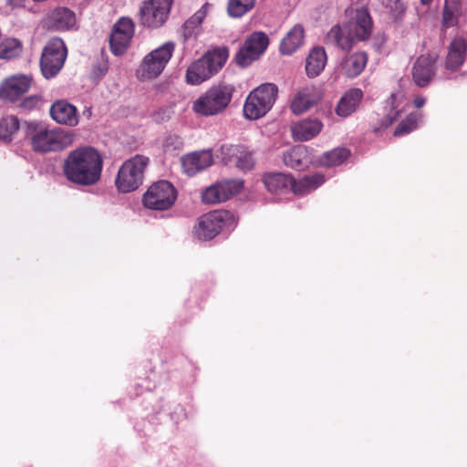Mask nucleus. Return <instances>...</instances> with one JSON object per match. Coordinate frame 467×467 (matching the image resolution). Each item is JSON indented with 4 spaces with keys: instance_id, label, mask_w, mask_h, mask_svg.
<instances>
[{
    "instance_id": "nucleus-32",
    "label": "nucleus",
    "mask_w": 467,
    "mask_h": 467,
    "mask_svg": "<svg viewBox=\"0 0 467 467\" xmlns=\"http://www.w3.org/2000/svg\"><path fill=\"white\" fill-rule=\"evenodd\" d=\"M327 64V54L323 47H315L306 58V70L309 77L318 76Z\"/></svg>"
},
{
    "instance_id": "nucleus-26",
    "label": "nucleus",
    "mask_w": 467,
    "mask_h": 467,
    "mask_svg": "<svg viewBox=\"0 0 467 467\" xmlns=\"http://www.w3.org/2000/svg\"><path fill=\"white\" fill-rule=\"evenodd\" d=\"M222 150L230 156V161L242 171H250L254 168L255 161L253 152L244 146L231 145L222 147Z\"/></svg>"
},
{
    "instance_id": "nucleus-10",
    "label": "nucleus",
    "mask_w": 467,
    "mask_h": 467,
    "mask_svg": "<svg viewBox=\"0 0 467 467\" xmlns=\"http://www.w3.org/2000/svg\"><path fill=\"white\" fill-rule=\"evenodd\" d=\"M172 0H143L140 8V22L150 28L161 26L167 20Z\"/></svg>"
},
{
    "instance_id": "nucleus-48",
    "label": "nucleus",
    "mask_w": 467,
    "mask_h": 467,
    "mask_svg": "<svg viewBox=\"0 0 467 467\" xmlns=\"http://www.w3.org/2000/svg\"><path fill=\"white\" fill-rule=\"evenodd\" d=\"M433 0H420V3L425 5H429Z\"/></svg>"
},
{
    "instance_id": "nucleus-21",
    "label": "nucleus",
    "mask_w": 467,
    "mask_h": 467,
    "mask_svg": "<svg viewBox=\"0 0 467 467\" xmlns=\"http://www.w3.org/2000/svg\"><path fill=\"white\" fill-rule=\"evenodd\" d=\"M319 100V95L313 86H306L301 88L296 91L290 103V109L294 114L299 115L314 105Z\"/></svg>"
},
{
    "instance_id": "nucleus-43",
    "label": "nucleus",
    "mask_w": 467,
    "mask_h": 467,
    "mask_svg": "<svg viewBox=\"0 0 467 467\" xmlns=\"http://www.w3.org/2000/svg\"><path fill=\"white\" fill-rule=\"evenodd\" d=\"M41 103H42V100L39 97L31 96V97L25 99L21 102L20 106H21V108H23L25 109L31 110V109L40 108Z\"/></svg>"
},
{
    "instance_id": "nucleus-19",
    "label": "nucleus",
    "mask_w": 467,
    "mask_h": 467,
    "mask_svg": "<svg viewBox=\"0 0 467 467\" xmlns=\"http://www.w3.org/2000/svg\"><path fill=\"white\" fill-rule=\"evenodd\" d=\"M183 171L192 176L210 167L213 162L212 151L202 150L183 156L181 160Z\"/></svg>"
},
{
    "instance_id": "nucleus-28",
    "label": "nucleus",
    "mask_w": 467,
    "mask_h": 467,
    "mask_svg": "<svg viewBox=\"0 0 467 467\" xmlns=\"http://www.w3.org/2000/svg\"><path fill=\"white\" fill-rule=\"evenodd\" d=\"M264 183L268 192L276 195L292 192L293 178L285 173L266 174Z\"/></svg>"
},
{
    "instance_id": "nucleus-14",
    "label": "nucleus",
    "mask_w": 467,
    "mask_h": 467,
    "mask_svg": "<svg viewBox=\"0 0 467 467\" xmlns=\"http://www.w3.org/2000/svg\"><path fill=\"white\" fill-rule=\"evenodd\" d=\"M438 56L436 54H425L420 56L412 67V79L420 88L429 85L435 75V64Z\"/></svg>"
},
{
    "instance_id": "nucleus-25",
    "label": "nucleus",
    "mask_w": 467,
    "mask_h": 467,
    "mask_svg": "<svg viewBox=\"0 0 467 467\" xmlns=\"http://www.w3.org/2000/svg\"><path fill=\"white\" fill-rule=\"evenodd\" d=\"M283 161L285 166L301 170L312 161L309 148L305 145H297L290 148L283 153Z\"/></svg>"
},
{
    "instance_id": "nucleus-7",
    "label": "nucleus",
    "mask_w": 467,
    "mask_h": 467,
    "mask_svg": "<svg viewBox=\"0 0 467 467\" xmlns=\"http://www.w3.org/2000/svg\"><path fill=\"white\" fill-rule=\"evenodd\" d=\"M174 51V44L166 42L146 55L138 69V77L142 80L152 79L161 74Z\"/></svg>"
},
{
    "instance_id": "nucleus-42",
    "label": "nucleus",
    "mask_w": 467,
    "mask_h": 467,
    "mask_svg": "<svg viewBox=\"0 0 467 467\" xmlns=\"http://www.w3.org/2000/svg\"><path fill=\"white\" fill-rule=\"evenodd\" d=\"M382 5L392 12L393 16L398 18L405 12V5L401 0H380Z\"/></svg>"
},
{
    "instance_id": "nucleus-27",
    "label": "nucleus",
    "mask_w": 467,
    "mask_h": 467,
    "mask_svg": "<svg viewBox=\"0 0 467 467\" xmlns=\"http://www.w3.org/2000/svg\"><path fill=\"white\" fill-rule=\"evenodd\" d=\"M403 100L404 96L401 92L391 94V96L386 100L383 109V118L379 130L389 127L395 119H398L404 109L402 105ZM376 130H378V129H376Z\"/></svg>"
},
{
    "instance_id": "nucleus-39",
    "label": "nucleus",
    "mask_w": 467,
    "mask_h": 467,
    "mask_svg": "<svg viewBox=\"0 0 467 467\" xmlns=\"http://www.w3.org/2000/svg\"><path fill=\"white\" fill-rule=\"evenodd\" d=\"M202 200L204 203L213 204L225 202V195L217 182L205 189L202 194Z\"/></svg>"
},
{
    "instance_id": "nucleus-16",
    "label": "nucleus",
    "mask_w": 467,
    "mask_h": 467,
    "mask_svg": "<svg viewBox=\"0 0 467 467\" xmlns=\"http://www.w3.org/2000/svg\"><path fill=\"white\" fill-rule=\"evenodd\" d=\"M76 24V15L67 7H57L49 12L44 19L45 26L56 31L72 29Z\"/></svg>"
},
{
    "instance_id": "nucleus-33",
    "label": "nucleus",
    "mask_w": 467,
    "mask_h": 467,
    "mask_svg": "<svg viewBox=\"0 0 467 467\" xmlns=\"http://www.w3.org/2000/svg\"><path fill=\"white\" fill-rule=\"evenodd\" d=\"M324 182L325 178L319 173L306 175L297 181L293 179L292 192L297 195H304L316 190Z\"/></svg>"
},
{
    "instance_id": "nucleus-29",
    "label": "nucleus",
    "mask_w": 467,
    "mask_h": 467,
    "mask_svg": "<svg viewBox=\"0 0 467 467\" xmlns=\"http://www.w3.org/2000/svg\"><path fill=\"white\" fill-rule=\"evenodd\" d=\"M363 98L360 88H350L340 99L336 112L340 117H348L355 112Z\"/></svg>"
},
{
    "instance_id": "nucleus-31",
    "label": "nucleus",
    "mask_w": 467,
    "mask_h": 467,
    "mask_svg": "<svg viewBox=\"0 0 467 467\" xmlns=\"http://www.w3.org/2000/svg\"><path fill=\"white\" fill-rule=\"evenodd\" d=\"M462 16V1L461 0H444L441 14V30L454 27L459 23Z\"/></svg>"
},
{
    "instance_id": "nucleus-23",
    "label": "nucleus",
    "mask_w": 467,
    "mask_h": 467,
    "mask_svg": "<svg viewBox=\"0 0 467 467\" xmlns=\"http://www.w3.org/2000/svg\"><path fill=\"white\" fill-rule=\"evenodd\" d=\"M367 62L366 53L355 52L342 58L337 66V70L347 78H356L364 70Z\"/></svg>"
},
{
    "instance_id": "nucleus-30",
    "label": "nucleus",
    "mask_w": 467,
    "mask_h": 467,
    "mask_svg": "<svg viewBox=\"0 0 467 467\" xmlns=\"http://www.w3.org/2000/svg\"><path fill=\"white\" fill-rule=\"evenodd\" d=\"M305 30L299 24L295 25L285 35L280 44V51L284 55H291L304 44Z\"/></svg>"
},
{
    "instance_id": "nucleus-12",
    "label": "nucleus",
    "mask_w": 467,
    "mask_h": 467,
    "mask_svg": "<svg viewBox=\"0 0 467 467\" xmlns=\"http://www.w3.org/2000/svg\"><path fill=\"white\" fill-rule=\"evenodd\" d=\"M267 46L268 37L265 33H253L236 53V63L242 67L249 66L265 52Z\"/></svg>"
},
{
    "instance_id": "nucleus-4",
    "label": "nucleus",
    "mask_w": 467,
    "mask_h": 467,
    "mask_svg": "<svg viewBox=\"0 0 467 467\" xmlns=\"http://www.w3.org/2000/svg\"><path fill=\"white\" fill-rule=\"evenodd\" d=\"M278 97V87L274 83H263L246 97L243 108L246 119L256 120L265 116Z\"/></svg>"
},
{
    "instance_id": "nucleus-3",
    "label": "nucleus",
    "mask_w": 467,
    "mask_h": 467,
    "mask_svg": "<svg viewBox=\"0 0 467 467\" xmlns=\"http://www.w3.org/2000/svg\"><path fill=\"white\" fill-rule=\"evenodd\" d=\"M228 58V50L220 47L208 51L201 58L191 64L186 71V81L199 85L218 73Z\"/></svg>"
},
{
    "instance_id": "nucleus-13",
    "label": "nucleus",
    "mask_w": 467,
    "mask_h": 467,
    "mask_svg": "<svg viewBox=\"0 0 467 467\" xmlns=\"http://www.w3.org/2000/svg\"><path fill=\"white\" fill-rule=\"evenodd\" d=\"M134 23L129 17H121L114 25L109 44L111 52L120 56L128 49L130 40L134 35Z\"/></svg>"
},
{
    "instance_id": "nucleus-46",
    "label": "nucleus",
    "mask_w": 467,
    "mask_h": 467,
    "mask_svg": "<svg viewBox=\"0 0 467 467\" xmlns=\"http://www.w3.org/2000/svg\"><path fill=\"white\" fill-rule=\"evenodd\" d=\"M425 102H426L425 98L421 97V96L415 98L413 100L414 106L418 109L423 107Z\"/></svg>"
},
{
    "instance_id": "nucleus-1",
    "label": "nucleus",
    "mask_w": 467,
    "mask_h": 467,
    "mask_svg": "<svg viewBox=\"0 0 467 467\" xmlns=\"http://www.w3.org/2000/svg\"><path fill=\"white\" fill-rule=\"evenodd\" d=\"M103 168V159L92 147H82L72 150L64 161L66 178L76 184L89 186L97 183Z\"/></svg>"
},
{
    "instance_id": "nucleus-36",
    "label": "nucleus",
    "mask_w": 467,
    "mask_h": 467,
    "mask_svg": "<svg viewBox=\"0 0 467 467\" xmlns=\"http://www.w3.org/2000/svg\"><path fill=\"white\" fill-rule=\"evenodd\" d=\"M350 155L348 150L345 148H337L325 152L321 157L320 162L326 166H336L343 163Z\"/></svg>"
},
{
    "instance_id": "nucleus-24",
    "label": "nucleus",
    "mask_w": 467,
    "mask_h": 467,
    "mask_svg": "<svg viewBox=\"0 0 467 467\" xmlns=\"http://www.w3.org/2000/svg\"><path fill=\"white\" fill-rule=\"evenodd\" d=\"M467 57V45L465 38H454L448 47L445 58V68L450 71L457 70Z\"/></svg>"
},
{
    "instance_id": "nucleus-20",
    "label": "nucleus",
    "mask_w": 467,
    "mask_h": 467,
    "mask_svg": "<svg viewBox=\"0 0 467 467\" xmlns=\"http://www.w3.org/2000/svg\"><path fill=\"white\" fill-rule=\"evenodd\" d=\"M326 41L342 50H350L357 42L350 26L345 23L333 26L326 36Z\"/></svg>"
},
{
    "instance_id": "nucleus-47",
    "label": "nucleus",
    "mask_w": 467,
    "mask_h": 467,
    "mask_svg": "<svg viewBox=\"0 0 467 467\" xmlns=\"http://www.w3.org/2000/svg\"><path fill=\"white\" fill-rule=\"evenodd\" d=\"M171 143H178V144H181V140L178 137L174 136V137H169L167 140H166V142H165V148L168 149L170 144Z\"/></svg>"
},
{
    "instance_id": "nucleus-37",
    "label": "nucleus",
    "mask_w": 467,
    "mask_h": 467,
    "mask_svg": "<svg viewBox=\"0 0 467 467\" xmlns=\"http://www.w3.org/2000/svg\"><path fill=\"white\" fill-rule=\"evenodd\" d=\"M255 1L256 0H229L228 13L233 17H241L254 6Z\"/></svg>"
},
{
    "instance_id": "nucleus-44",
    "label": "nucleus",
    "mask_w": 467,
    "mask_h": 467,
    "mask_svg": "<svg viewBox=\"0 0 467 467\" xmlns=\"http://www.w3.org/2000/svg\"><path fill=\"white\" fill-rule=\"evenodd\" d=\"M108 70H109L108 63L106 61H102L99 64H98L97 66H95L93 74L97 78H102L108 72Z\"/></svg>"
},
{
    "instance_id": "nucleus-45",
    "label": "nucleus",
    "mask_w": 467,
    "mask_h": 467,
    "mask_svg": "<svg viewBox=\"0 0 467 467\" xmlns=\"http://www.w3.org/2000/svg\"><path fill=\"white\" fill-rule=\"evenodd\" d=\"M27 0H6V5L11 8L22 7Z\"/></svg>"
},
{
    "instance_id": "nucleus-40",
    "label": "nucleus",
    "mask_w": 467,
    "mask_h": 467,
    "mask_svg": "<svg viewBox=\"0 0 467 467\" xmlns=\"http://www.w3.org/2000/svg\"><path fill=\"white\" fill-rule=\"evenodd\" d=\"M218 184L225 195V201L239 193L244 187V182L239 179L220 182Z\"/></svg>"
},
{
    "instance_id": "nucleus-5",
    "label": "nucleus",
    "mask_w": 467,
    "mask_h": 467,
    "mask_svg": "<svg viewBox=\"0 0 467 467\" xmlns=\"http://www.w3.org/2000/svg\"><path fill=\"white\" fill-rule=\"evenodd\" d=\"M233 96V88L227 85L211 87L192 104V110L201 116H213L223 111L229 105Z\"/></svg>"
},
{
    "instance_id": "nucleus-22",
    "label": "nucleus",
    "mask_w": 467,
    "mask_h": 467,
    "mask_svg": "<svg viewBox=\"0 0 467 467\" xmlns=\"http://www.w3.org/2000/svg\"><path fill=\"white\" fill-rule=\"evenodd\" d=\"M50 115L59 124L74 127L78 123L76 107L66 100L54 102L50 107Z\"/></svg>"
},
{
    "instance_id": "nucleus-18",
    "label": "nucleus",
    "mask_w": 467,
    "mask_h": 467,
    "mask_svg": "<svg viewBox=\"0 0 467 467\" xmlns=\"http://www.w3.org/2000/svg\"><path fill=\"white\" fill-rule=\"evenodd\" d=\"M345 24L346 26H350L356 41H364L371 35L372 21L368 10L365 8L357 9L351 19Z\"/></svg>"
},
{
    "instance_id": "nucleus-15",
    "label": "nucleus",
    "mask_w": 467,
    "mask_h": 467,
    "mask_svg": "<svg viewBox=\"0 0 467 467\" xmlns=\"http://www.w3.org/2000/svg\"><path fill=\"white\" fill-rule=\"evenodd\" d=\"M32 78L26 75H16L6 78L0 86V99L15 101L26 93Z\"/></svg>"
},
{
    "instance_id": "nucleus-9",
    "label": "nucleus",
    "mask_w": 467,
    "mask_h": 467,
    "mask_svg": "<svg viewBox=\"0 0 467 467\" xmlns=\"http://www.w3.org/2000/svg\"><path fill=\"white\" fill-rule=\"evenodd\" d=\"M177 198L173 185L167 181L154 182L143 195V204L150 210L165 211L170 209Z\"/></svg>"
},
{
    "instance_id": "nucleus-35",
    "label": "nucleus",
    "mask_w": 467,
    "mask_h": 467,
    "mask_svg": "<svg viewBox=\"0 0 467 467\" xmlns=\"http://www.w3.org/2000/svg\"><path fill=\"white\" fill-rule=\"evenodd\" d=\"M23 50V45L16 38H6L0 43V58L12 59L18 57Z\"/></svg>"
},
{
    "instance_id": "nucleus-8",
    "label": "nucleus",
    "mask_w": 467,
    "mask_h": 467,
    "mask_svg": "<svg viewBox=\"0 0 467 467\" xmlns=\"http://www.w3.org/2000/svg\"><path fill=\"white\" fill-rule=\"evenodd\" d=\"M67 55L64 41L59 37L50 39L43 48L40 68L46 78H54L62 69Z\"/></svg>"
},
{
    "instance_id": "nucleus-17",
    "label": "nucleus",
    "mask_w": 467,
    "mask_h": 467,
    "mask_svg": "<svg viewBox=\"0 0 467 467\" xmlns=\"http://www.w3.org/2000/svg\"><path fill=\"white\" fill-rule=\"evenodd\" d=\"M323 123L317 118H306L291 125V133L296 141H308L322 130Z\"/></svg>"
},
{
    "instance_id": "nucleus-6",
    "label": "nucleus",
    "mask_w": 467,
    "mask_h": 467,
    "mask_svg": "<svg viewBox=\"0 0 467 467\" xmlns=\"http://www.w3.org/2000/svg\"><path fill=\"white\" fill-rule=\"evenodd\" d=\"M148 163L149 159L143 155L127 160L119 169L115 180L117 189L124 193L137 190L142 184Z\"/></svg>"
},
{
    "instance_id": "nucleus-34",
    "label": "nucleus",
    "mask_w": 467,
    "mask_h": 467,
    "mask_svg": "<svg viewBox=\"0 0 467 467\" xmlns=\"http://www.w3.org/2000/svg\"><path fill=\"white\" fill-rule=\"evenodd\" d=\"M209 6V4H204L184 23L182 35L185 39L195 37L201 32V26L207 15Z\"/></svg>"
},
{
    "instance_id": "nucleus-11",
    "label": "nucleus",
    "mask_w": 467,
    "mask_h": 467,
    "mask_svg": "<svg viewBox=\"0 0 467 467\" xmlns=\"http://www.w3.org/2000/svg\"><path fill=\"white\" fill-rule=\"evenodd\" d=\"M233 221V214L225 210L213 211L202 215L195 227V234L200 240H211Z\"/></svg>"
},
{
    "instance_id": "nucleus-2",
    "label": "nucleus",
    "mask_w": 467,
    "mask_h": 467,
    "mask_svg": "<svg viewBox=\"0 0 467 467\" xmlns=\"http://www.w3.org/2000/svg\"><path fill=\"white\" fill-rule=\"evenodd\" d=\"M27 136L37 152L57 151L72 143V135L61 129H49L37 122L27 123Z\"/></svg>"
},
{
    "instance_id": "nucleus-38",
    "label": "nucleus",
    "mask_w": 467,
    "mask_h": 467,
    "mask_svg": "<svg viewBox=\"0 0 467 467\" xmlns=\"http://www.w3.org/2000/svg\"><path fill=\"white\" fill-rule=\"evenodd\" d=\"M19 120L15 116H6L0 119V140H7L18 130Z\"/></svg>"
},
{
    "instance_id": "nucleus-41",
    "label": "nucleus",
    "mask_w": 467,
    "mask_h": 467,
    "mask_svg": "<svg viewBox=\"0 0 467 467\" xmlns=\"http://www.w3.org/2000/svg\"><path fill=\"white\" fill-rule=\"evenodd\" d=\"M420 119L419 114H410L395 130V136H401L410 133L418 127V122Z\"/></svg>"
}]
</instances>
